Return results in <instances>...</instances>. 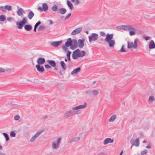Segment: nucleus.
Wrapping results in <instances>:
<instances>
[{"label": "nucleus", "mask_w": 155, "mask_h": 155, "mask_svg": "<svg viewBox=\"0 0 155 155\" xmlns=\"http://www.w3.org/2000/svg\"><path fill=\"white\" fill-rule=\"evenodd\" d=\"M43 131L41 130L38 132L34 135L31 138L30 140V142H33L36 138L38 137L42 134Z\"/></svg>", "instance_id": "6"}, {"label": "nucleus", "mask_w": 155, "mask_h": 155, "mask_svg": "<svg viewBox=\"0 0 155 155\" xmlns=\"http://www.w3.org/2000/svg\"><path fill=\"white\" fill-rule=\"evenodd\" d=\"M60 64L62 68L64 70H65L66 69V64L63 61H61Z\"/></svg>", "instance_id": "27"}, {"label": "nucleus", "mask_w": 155, "mask_h": 155, "mask_svg": "<svg viewBox=\"0 0 155 155\" xmlns=\"http://www.w3.org/2000/svg\"><path fill=\"white\" fill-rule=\"evenodd\" d=\"M80 139L79 137H76L71 138L69 141V142L71 143L73 142H75L78 141Z\"/></svg>", "instance_id": "13"}, {"label": "nucleus", "mask_w": 155, "mask_h": 155, "mask_svg": "<svg viewBox=\"0 0 155 155\" xmlns=\"http://www.w3.org/2000/svg\"><path fill=\"white\" fill-rule=\"evenodd\" d=\"M16 23V27L19 29V22H17Z\"/></svg>", "instance_id": "63"}, {"label": "nucleus", "mask_w": 155, "mask_h": 155, "mask_svg": "<svg viewBox=\"0 0 155 155\" xmlns=\"http://www.w3.org/2000/svg\"><path fill=\"white\" fill-rule=\"evenodd\" d=\"M71 53V52L69 51H67L66 56H70V55Z\"/></svg>", "instance_id": "57"}, {"label": "nucleus", "mask_w": 155, "mask_h": 155, "mask_svg": "<svg viewBox=\"0 0 155 155\" xmlns=\"http://www.w3.org/2000/svg\"><path fill=\"white\" fill-rule=\"evenodd\" d=\"M6 20V18L5 15H0V21H4Z\"/></svg>", "instance_id": "35"}, {"label": "nucleus", "mask_w": 155, "mask_h": 155, "mask_svg": "<svg viewBox=\"0 0 155 155\" xmlns=\"http://www.w3.org/2000/svg\"><path fill=\"white\" fill-rule=\"evenodd\" d=\"M38 10H40L41 11H43L42 7H41V6H39V7H38Z\"/></svg>", "instance_id": "62"}, {"label": "nucleus", "mask_w": 155, "mask_h": 155, "mask_svg": "<svg viewBox=\"0 0 155 155\" xmlns=\"http://www.w3.org/2000/svg\"><path fill=\"white\" fill-rule=\"evenodd\" d=\"M71 15V13H69L67 15V16L65 18V20H66L68 18L70 17V16Z\"/></svg>", "instance_id": "55"}, {"label": "nucleus", "mask_w": 155, "mask_h": 155, "mask_svg": "<svg viewBox=\"0 0 155 155\" xmlns=\"http://www.w3.org/2000/svg\"><path fill=\"white\" fill-rule=\"evenodd\" d=\"M62 139L61 137H58L56 141L53 142L52 143V148L53 149H57L60 146V144L61 142Z\"/></svg>", "instance_id": "1"}, {"label": "nucleus", "mask_w": 155, "mask_h": 155, "mask_svg": "<svg viewBox=\"0 0 155 155\" xmlns=\"http://www.w3.org/2000/svg\"><path fill=\"white\" fill-rule=\"evenodd\" d=\"M117 117V116L115 115H114L112 116L109 120V121L112 122Z\"/></svg>", "instance_id": "28"}, {"label": "nucleus", "mask_w": 155, "mask_h": 155, "mask_svg": "<svg viewBox=\"0 0 155 155\" xmlns=\"http://www.w3.org/2000/svg\"><path fill=\"white\" fill-rule=\"evenodd\" d=\"M42 8L43 11L45 12L48 9V6L47 4L45 3H44L42 4Z\"/></svg>", "instance_id": "24"}, {"label": "nucleus", "mask_w": 155, "mask_h": 155, "mask_svg": "<svg viewBox=\"0 0 155 155\" xmlns=\"http://www.w3.org/2000/svg\"><path fill=\"white\" fill-rule=\"evenodd\" d=\"M62 48L63 50L67 52V51H68V48L67 47H66L65 45H62Z\"/></svg>", "instance_id": "42"}, {"label": "nucleus", "mask_w": 155, "mask_h": 155, "mask_svg": "<svg viewBox=\"0 0 155 155\" xmlns=\"http://www.w3.org/2000/svg\"><path fill=\"white\" fill-rule=\"evenodd\" d=\"M7 20L9 22H11L12 21L14 20V19L12 17H9L7 18Z\"/></svg>", "instance_id": "46"}, {"label": "nucleus", "mask_w": 155, "mask_h": 155, "mask_svg": "<svg viewBox=\"0 0 155 155\" xmlns=\"http://www.w3.org/2000/svg\"><path fill=\"white\" fill-rule=\"evenodd\" d=\"M139 141L140 140L139 138H137L136 140L132 138L130 140V143L133 146L138 147L139 145Z\"/></svg>", "instance_id": "5"}, {"label": "nucleus", "mask_w": 155, "mask_h": 155, "mask_svg": "<svg viewBox=\"0 0 155 155\" xmlns=\"http://www.w3.org/2000/svg\"><path fill=\"white\" fill-rule=\"evenodd\" d=\"M137 41L138 39L137 38H135L134 40V48H137Z\"/></svg>", "instance_id": "36"}, {"label": "nucleus", "mask_w": 155, "mask_h": 155, "mask_svg": "<svg viewBox=\"0 0 155 155\" xmlns=\"http://www.w3.org/2000/svg\"><path fill=\"white\" fill-rule=\"evenodd\" d=\"M81 69L80 67H78L75 69H74L71 73V74L73 75L74 74H77L78 72H79L80 71Z\"/></svg>", "instance_id": "17"}, {"label": "nucleus", "mask_w": 155, "mask_h": 155, "mask_svg": "<svg viewBox=\"0 0 155 155\" xmlns=\"http://www.w3.org/2000/svg\"><path fill=\"white\" fill-rule=\"evenodd\" d=\"M120 29L125 30V25H122L117 27Z\"/></svg>", "instance_id": "44"}, {"label": "nucleus", "mask_w": 155, "mask_h": 155, "mask_svg": "<svg viewBox=\"0 0 155 155\" xmlns=\"http://www.w3.org/2000/svg\"><path fill=\"white\" fill-rule=\"evenodd\" d=\"M86 54V52L84 51H80L79 57H83Z\"/></svg>", "instance_id": "34"}, {"label": "nucleus", "mask_w": 155, "mask_h": 155, "mask_svg": "<svg viewBox=\"0 0 155 155\" xmlns=\"http://www.w3.org/2000/svg\"><path fill=\"white\" fill-rule=\"evenodd\" d=\"M82 30L81 28H76L73 30L71 33V34L73 35H75L80 33Z\"/></svg>", "instance_id": "7"}, {"label": "nucleus", "mask_w": 155, "mask_h": 155, "mask_svg": "<svg viewBox=\"0 0 155 155\" xmlns=\"http://www.w3.org/2000/svg\"><path fill=\"white\" fill-rule=\"evenodd\" d=\"M98 38V34L95 33H93L91 35L88 36L89 41L90 42L92 41H95L97 40Z\"/></svg>", "instance_id": "2"}, {"label": "nucleus", "mask_w": 155, "mask_h": 155, "mask_svg": "<svg viewBox=\"0 0 155 155\" xmlns=\"http://www.w3.org/2000/svg\"><path fill=\"white\" fill-rule=\"evenodd\" d=\"M133 27L129 25H125V31H128L132 29V28Z\"/></svg>", "instance_id": "29"}, {"label": "nucleus", "mask_w": 155, "mask_h": 155, "mask_svg": "<svg viewBox=\"0 0 155 155\" xmlns=\"http://www.w3.org/2000/svg\"><path fill=\"white\" fill-rule=\"evenodd\" d=\"M34 15V14L33 12L32 11H30V12L28 13V18L30 20H31L32 18Z\"/></svg>", "instance_id": "25"}, {"label": "nucleus", "mask_w": 155, "mask_h": 155, "mask_svg": "<svg viewBox=\"0 0 155 155\" xmlns=\"http://www.w3.org/2000/svg\"><path fill=\"white\" fill-rule=\"evenodd\" d=\"M155 48V44L153 40H151L149 44V48L150 49H152Z\"/></svg>", "instance_id": "15"}, {"label": "nucleus", "mask_w": 155, "mask_h": 155, "mask_svg": "<svg viewBox=\"0 0 155 155\" xmlns=\"http://www.w3.org/2000/svg\"><path fill=\"white\" fill-rule=\"evenodd\" d=\"M5 10L10 11L12 7L11 5H5L4 6Z\"/></svg>", "instance_id": "37"}, {"label": "nucleus", "mask_w": 155, "mask_h": 155, "mask_svg": "<svg viewBox=\"0 0 155 155\" xmlns=\"http://www.w3.org/2000/svg\"><path fill=\"white\" fill-rule=\"evenodd\" d=\"M45 62V59L44 58L42 57L39 58L37 60V62L38 65L42 64H44Z\"/></svg>", "instance_id": "11"}, {"label": "nucleus", "mask_w": 155, "mask_h": 155, "mask_svg": "<svg viewBox=\"0 0 155 155\" xmlns=\"http://www.w3.org/2000/svg\"><path fill=\"white\" fill-rule=\"evenodd\" d=\"M100 35L101 36L104 37L106 35L105 33L103 31H101L100 32Z\"/></svg>", "instance_id": "54"}, {"label": "nucleus", "mask_w": 155, "mask_h": 155, "mask_svg": "<svg viewBox=\"0 0 155 155\" xmlns=\"http://www.w3.org/2000/svg\"><path fill=\"white\" fill-rule=\"evenodd\" d=\"M80 50L79 49H77L74 51L72 54V57L73 59L75 60L79 57Z\"/></svg>", "instance_id": "4"}, {"label": "nucleus", "mask_w": 155, "mask_h": 155, "mask_svg": "<svg viewBox=\"0 0 155 155\" xmlns=\"http://www.w3.org/2000/svg\"><path fill=\"white\" fill-rule=\"evenodd\" d=\"M146 148L147 149H150L151 148V146L150 143L146 147Z\"/></svg>", "instance_id": "61"}, {"label": "nucleus", "mask_w": 155, "mask_h": 155, "mask_svg": "<svg viewBox=\"0 0 155 155\" xmlns=\"http://www.w3.org/2000/svg\"><path fill=\"white\" fill-rule=\"evenodd\" d=\"M87 105V104L86 102H84L83 105H80L77 106L78 109H83Z\"/></svg>", "instance_id": "26"}, {"label": "nucleus", "mask_w": 155, "mask_h": 155, "mask_svg": "<svg viewBox=\"0 0 155 155\" xmlns=\"http://www.w3.org/2000/svg\"><path fill=\"white\" fill-rule=\"evenodd\" d=\"M143 38L146 41H147L150 39V37L148 36H145L143 37Z\"/></svg>", "instance_id": "59"}, {"label": "nucleus", "mask_w": 155, "mask_h": 155, "mask_svg": "<svg viewBox=\"0 0 155 155\" xmlns=\"http://www.w3.org/2000/svg\"><path fill=\"white\" fill-rule=\"evenodd\" d=\"M67 5L71 10H72L74 7L73 4L68 0L67 1Z\"/></svg>", "instance_id": "21"}, {"label": "nucleus", "mask_w": 155, "mask_h": 155, "mask_svg": "<svg viewBox=\"0 0 155 155\" xmlns=\"http://www.w3.org/2000/svg\"><path fill=\"white\" fill-rule=\"evenodd\" d=\"M5 71V70L2 68H0V73L3 72Z\"/></svg>", "instance_id": "60"}, {"label": "nucleus", "mask_w": 155, "mask_h": 155, "mask_svg": "<svg viewBox=\"0 0 155 155\" xmlns=\"http://www.w3.org/2000/svg\"><path fill=\"white\" fill-rule=\"evenodd\" d=\"M21 13H25V12L22 8H20V15Z\"/></svg>", "instance_id": "56"}, {"label": "nucleus", "mask_w": 155, "mask_h": 155, "mask_svg": "<svg viewBox=\"0 0 155 155\" xmlns=\"http://www.w3.org/2000/svg\"><path fill=\"white\" fill-rule=\"evenodd\" d=\"M70 46L71 49L73 50H74L77 47V46L73 45L72 44L71 46Z\"/></svg>", "instance_id": "53"}, {"label": "nucleus", "mask_w": 155, "mask_h": 155, "mask_svg": "<svg viewBox=\"0 0 155 155\" xmlns=\"http://www.w3.org/2000/svg\"><path fill=\"white\" fill-rule=\"evenodd\" d=\"M45 28L44 26L40 25L38 29V31H41L45 29Z\"/></svg>", "instance_id": "40"}, {"label": "nucleus", "mask_w": 155, "mask_h": 155, "mask_svg": "<svg viewBox=\"0 0 155 155\" xmlns=\"http://www.w3.org/2000/svg\"><path fill=\"white\" fill-rule=\"evenodd\" d=\"M58 11L62 15L64 14L67 12L66 9L64 8H59L58 9Z\"/></svg>", "instance_id": "20"}, {"label": "nucleus", "mask_w": 155, "mask_h": 155, "mask_svg": "<svg viewBox=\"0 0 155 155\" xmlns=\"http://www.w3.org/2000/svg\"><path fill=\"white\" fill-rule=\"evenodd\" d=\"M78 46L80 48H82L84 46V41L81 39L78 40Z\"/></svg>", "instance_id": "16"}, {"label": "nucleus", "mask_w": 155, "mask_h": 155, "mask_svg": "<svg viewBox=\"0 0 155 155\" xmlns=\"http://www.w3.org/2000/svg\"><path fill=\"white\" fill-rule=\"evenodd\" d=\"M124 45H122L121 48L120 49V51L121 52H127V51L125 50L124 49Z\"/></svg>", "instance_id": "47"}, {"label": "nucleus", "mask_w": 155, "mask_h": 155, "mask_svg": "<svg viewBox=\"0 0 155 155\" xmlns=\"http://www.w3.org/2000/svg\"><path fill=\"white\" fill-rule=\"evenodd\" d=\"M77 111H74L72 110L68 111L64 114L63 117L65 118H68L73 115L75 114H78Z\"/></svg>", "instance_id": "3"}, {"label": "nucleus", "mask_w": 155, "mask_h": 155, "mask_svg": "<svg viewBox=\"0 0 155 155\" xmlns=\"http://www.w3.org/2000/svg\"><path fill=\"white\" fill-rule=\"evenodd\" d=\"M91 91L90 90H87L86 91H85V93L86 94H88L89 95L91 96Z\"/></svg>", "instance_id": "45"}, {"label": "nucleus", "mask_w": 155, "mask_h": 155, "mask_svg": "<svg viewBox=\"0 0 155 155\" xmlns=\"http://www.w3.org/2000/svg\"><path fill=\"white\" fill-rule=\"evenodd\" d=\"M147 150H144L141 152V155H144L147 154Z\"/></svg>", "instance_id": "50"}, {"label": "nucleus", "mask_w": 155, "mask_h": 155, "mask_svg": "<svg viewBox=\"0 0 155 155\" xmlns=\"http://www.w3.org/2000/svg\"><path fill=\"white\" fill-rule=\"evenodd\" d=\"M114 142V140L111 138H106L104 141V145H106L109 143H112Z\"/></svg>", "instance_id": "12"}, {"label": "nucleus", "mask_w": 155, "mask_h": 155, "mask_svg": "<svg viewBox=\"0 0 155 155\" xmlns=\"http://www.w3.org/2000/svg\"><path fill=\"white\" fill-rule=\"evenodd\" d=\"M20 22L21 24H24V25L27 24L28 22L27 21L25 17H23L22 18V20L20 21Z\"/></svg>", "instance_id": "32"}, {"label": "nucleus", "mask_w": 155, "mask_h": 155, "mask_svg": "<svg viewBox=\"0 0 155 155\" xmlns=\"http://www.w3.org/2000/svg\"><path fill=\"white\" fill-rule=\"evenodd\" d=\"M0 10L3 12H6V10L5 9L4 6H0Z\"/></svg>", "instance_id": "43"}, {"label": "nucleus", "mask_w": 155, "mask_h": 155, "mask_svg": "<svg viewBox=\"0 0 155 155\" xmlns=\"http://www.w3.org/2000/svg\"><path fill=\"white\" fill-rule=\"evenodd\" d=\"M98 90H91V96H95L99 94Z\"/></svg>", "instance_id": "19"}, {"label": "nucleus", "mask_w": 155, "mask_h": 155, "mask_svg": "<svg viewBox=\"0 0 155 155\" xmlns=\"http://www.w3.org/2000/svg\"><path fill=\"white\" fill-rule=\"evenodd\" d=\"M14 119L15 120H18L19 119V116L18 115H16L14 117Z\"/></svg>", "instance_id": "51"}, {"label": "nucleus", "mask_w": 155, "mask_h": 155, "mask_svg": "<svg viewBox=\"0 0 155 155\" xmlns=\"http://www.w3.org/2000/svg\"><path fill=\"white\" fill-rule=\"evenodd\" d=\"M108 42H109V46L110 47H113L115 44V42L114 40H111Z\"/></svg>", "instance_id": "30"}, {"label": "nucleus", "mask_w": 155, "mask_h": 155, "mask_svg": "<svg viewBox=\"0 0 155 155\" xmlns=\"http://www.w3.org/2000/svg\"><path fill=\"white\" fill-rule=\"evenodd\" d=\"M48 62L52 67H55L56 66V63L53 60H48Z\"/></svg>", "instance_id": "22"}, {"label": "nucleus", "mask_w": 155, "mask_h": 155, "mask_svg": "<svg viewBox=\"0 0 155 155\" xmlns=\"http://www.w3.org/2000/svg\"><path fill=\"white\" fill-rule=\"evenodd\" d=\"M73 42L74 45H75L77 47V41L76 39H74L73 40Z\"/></svg>", "instance_id": "48"}, {"label": "nucleus", "mask_w": 155, "mask_h": 155, "mask_svg": "<svg viewBox=\"0 0 155 155\" xmlns=\"http://www.w3.org/2000/svg\"><path fill=\"white\" fill-rule=\"evenodd\" d=\"M113 34H107L106 35V38L105 39V41L107 42H108L111 40L113 38Z\"/></svg>", "instance_id": "9"}, {"label": "nucleus", "mask_w": 155, "mask_h": 155, "mask_svg": "<svg viewBox=\"0 0 155 155\" xmlns=\"http://www.w3.org/2000/svg\"><path fill=\"white\" fill-rule=\"evenodd\" d=\"M155 101V98L153 96H150L149 97V101L151 102L152 103L153 101Z\"/></svg>", "instance_id": "38"}, {"label": "nucleus", "mask_w": 155, "mask_h": 155, "mask_svg": "<svg viewBox=\"0 0 155 155\" xmlns=\"http://www.w3.org/2000/svg\"><path fill=\"white\" fill-rule=\"evenodd\" d=\"M3 134L6 140L8 141L9 140V137L8 134L5 133H3Z\"/></svg>", "instance_id": "33"}, {"label": "nucleus", "mask_w": 155, "mask_h": 155, "mask_svg": "<svg viewBox=\"0 0 155 155\" xmlns=\"http://www.w3.org/2000/svg\"><path fill=\"white\" fill-rule=\"evenodd\" d=\"M62 42V41H54L51 42L50 45L53 46L54 47H57L59 45H60Z\"/></svg>", "instance_id": "8"}, {"label": "nucleus", "mask_w": 155, "mask_h": 155, "mask_svg": "<svg viewBox=\"0 0 155 155\" xmlns=\"http://www.w3.org/2000/svg\"><path fill=\"white\" fill-rule=\"evenodd\" d=\"M72 109L73 110H77L78 109L77 106L76 107H72Z\"/></svg>", "instance_id": "64"}, {"label": "nucleus", "mask_w": 155, "mask_h": 155, "mask_svg": "<svg viewBox=\"0 0 155 155\" xmlns=\"http://www.w3.org/2000/svg\"><path fill=\"white\" fill-rule=\"evenodd\" d=\"M51 9L53 11L56 12L57 10L58 6L56 5H54L51 7Z\"/></svg>", "instance_id": "39"}, {"label": "nucleus", "mask_w": 155, "mask_h": 155, "mask_svg": "<svg viewBox=\"0 0 155 155\" xmlns=\"http://www.w3.org/2000/svg\"><path fill=\"white\" fill-rule=\"evenodd\" d=\"M24 29L27 31H30L32 28V26L30 25H25L24 27Z\"/></svg>", "instance_id": "18"}, {"label": "nucleus", "mask_w": 155, "mask_h": 155, "mask_svg": "<svg viewBox=\"0 0 155 155\" xmlns=\"http://www.w3.org/2000/svg\"><path fill=\"white\" fill-rule=\"evenodd\" d=\"M71 1L73 2H75V5H78L79 3V1L78 0H71Z\"/></svg>", "instance_id": "49"}, {"label": "nucleus", "mask_w": 155, "mask_h": 155, "mask_svg": "<svg viewBox=\"0 0 155 155\" xmlns=\"http://www.w3.org/2000/svg\"><path fill=\"white\" fill-rule=\"evenodd\" d=\"M72 44V41L71 38H69L68 39L67 41L65 43V45L67 47H68Z\"/></svg>", "instance_id": "10"}, {"label": "nucleus", "mask_w": 155, "mask_h": 155, "mask_svg": "<svg viewBox=\"0 0 155 155\" xmlns=\"http://www.w3.org/2000/svg\"><path fill=\"white\" fill-rule=\"evenodd\" d=\"M10 136L12 137H15L16 134L14 131H12L10 133Z\"/></svg>", "instance_id": "41"}, {"label": "nucleus", "mask_w": 155, "mask_h": 155, "mask_svg": "<svg viewBox=\"0 0 155 155\" xmlns=\"http://www.w3.org/2000/svg\"><path fill=\"white\" fill-rule=\"evenodd\" d=\"M41 23L40 21H38L37 23H36L34 27L37 28L38 26Z\"/></svg>", "instance_id": "52"}, {"label": "nucleus", "mask_w": 155, "mask_h": 155, "mask_svg": "<svg viewBox=\"0 0 155 155\" xmlns=\"http://www.w3.org/2000/svg\"><path fill=\"white\" fill-rule=\"evenodd\" d=\"M36 67L37 71L40 72L42 73L44 71V68L43 67L39 65H37Z\"/></svg>", "instance_id": "14"}, {"label": "nucleus", "mask_w": 155, "mask_h": 155, "mask_svg": "<svg viewBox=\"0 0 155 155\" xmlns=\"http://www.w3.org/2000/svg\"><path fill=\"white\" fill-rule=\"evenodd\" d=\"M133 47L134 46L133 43L132 42H127V48H131Z\"/></svg>", "instance_id": "31"}, {"label": "nucleus", "mask_w": 155, "mask_h": 155, "mask_svg": "<svg viewBox=\"0 0 155 155\" xmlns=\"http://www.w3.org/2000/svg\"><path fill=\"white\" fill-rule=\"evenodd\" d=\"M132 28L129 32V34L131 36L135 34V31H136V29L134 27H133Z\"/></svg>", "instance_id": "23"}, {"label": "nucleus", "mask_w": 155, "mask_h": 155, "mask_svg": "<svg viewBox=\"0 0 155 155\" xmlns=\"http://www.w3.org/2000/svg\"><path fill=\"white\" fill-rule=\"evenodd\" d=\"M45 67L46 69H49L51 68V66L48 64L45 65Z\"/></svg>", "instance_id": "58"}]
</instances>
